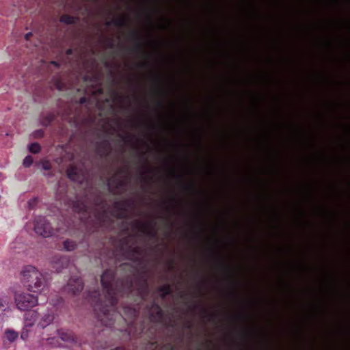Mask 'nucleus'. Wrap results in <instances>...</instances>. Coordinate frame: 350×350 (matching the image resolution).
<instances>
[{
    "mask_svg": "<svg viewBox=\"0 0 350 350\" xmlns=\"http://www.w3.org/2000/svg\"><path fill=\"white\" fill-rule=\"evenodd\" d=\"M79 20V17L70 16L68 14H63L59 18V21L66 25H74Z\"/></svg>",
    "mask_w": 350,
    "mask_h": 350,
    "instance_id": "nucleus-20",
    "label": "nucleus"
},
{
    "mask_svg": "<svg viewBox=\"0 0 350 350\" xmlns=\"http://www.w3.org/2000/svg\"><path fill=\"white\" fill-rule=\"evenodd\" d=\"M155 225L156 223L153 220L148 223L136 220L133 223V228L150 239H156L157 237V232L155 230Z\"/></svg>",
    "mask_w": 350,
    "mask_h": 350,
    "instance_id": "nucleus-7",
    "label": "nucleus"
},
{
    "mask_svg": "<svg viewBox=\"0 0 350 350\" xmlns=\"http://www.w3.org/2000/svg\"><path fill=\"white\" fill-rule=\"evenodd\" d=\"M157 105H158L159 107L163 108V103L161 100H159L157 102Z\"/></svg>",
    "mask_w": 350,
    "mask_h": 350,
    "instance_id": "nucleus-44",
    "label": "nucleus"
},
{
    "mask_svg": "<svg viewBox=\"0 0 350 350\" xmlns=\"http://www.w3.org/2000/svg\"><path fill=\"white\" fill-rule=\"evenodd\" d=\"M64 299L60 296L56 295L50 300V304L55 307L60 306L63 304Z\"/></svg>",
    "mask_w": 350,
    "mask_h": 350,
    "instance_id": "nucleus-27",
    "label": "nucleus"
},
{
    "mask_svg": "<svg viewBox=\"0 0 350 350\" xmlns=\"http://www.w3.org/2000/svg\"><path fill=\"white\" fill-rule=\"evenodd\" d=\"M54 320V316L52 312H48L44 314L38 323V326L42 329L45 328L50 325Z\"/></svg>",
    "mask_w": 350,
    "mask_h": 350,
    "instance_id": "nucleus-16",
    "label": "nucleus"
},
{
    "mask_svg": "<svg viewBox=\"0 0 350 350\" xmlns=\"http://www.w3.org/2000/svg\"><path fill=\"white\" fill-rule=\"evenodd\" d=\"M55 118L56 116L54 113H50L42 118L41 121L42 124L45 126H47L55 120Z\"/></svg>",
    "mask_w": 350,
    "mask_h": 350,
    "instance_id": "nucleus-24",
    "label": "nucleus"
},
{
    "mask_svg": "<svg viewBox=\"0 0 350 350\" xmlns=\"http://www.w3.org/2000/svg\"><path fill=\"white\" fill-rule=\"evenodd\" d=\"M57 334L62 341L72 344L77 343V339L72 332L68 331L57 330Z\"/></svg>",
    "mask_w": 350,
    "mask_h": 350,
    "instance_id": "nucleus-15",
    "label": "nucleus"
},
{
    "mask_svg": "<svg viewBox=\"0 0 350 350\" xmlns=\"http://www.w3.org/2000/svg\"><path fill=\"white\" fill-rule=\"evenodd\" d=\"M55 338H49V340H51V341L55 340Z\"/></svg>",
    "mask_w": 350,
    "mask_h": 350,
    "instance_id": "nucleus-56",
    "label": "nucleus"
},
{
    "mask_svg": "<svg viewBox=\"0 0 350 350\" xmlns=\"http://www.w3.org/2000/svg\"><path fill=\"white\" fill-rule=\"evenodd\" d=\"M197 350H202V348L200 347H198Z\"/></svg>",
    "mask_w": 350,
    "mask_h": 350,
    "instance_id": "nucleus-58",
    "label": "nucleus"
},
{
    "mask_svg": "<svg viewBox=\"0 0 350 350\" xmlns=\"http://www.w3.org/2000/svg\"><path fill=\"white\" fill-rule=\"evenodd\" d=\"M118 172L119 174H126V171L124 169H120Z\"/></svg>",
    "mask_w": 350,
    "mask_h": 350,
    "instance_id": "nucleus-46",
    "label": "nucleus"
},
{
    "mask_svg": "<svg viewBox=\"0 0 350 350\" xmlns=\"http://www.w3.org/2000/svg\"><path fill=\"white\" fill-rule=\"evenodd\" d=\"M198 306V305H193L191 307V310H195Z\"/></svg>",
    "mask_w": 350,
    "mask_h": 350,
    "instance_id": "nucleus-49",
    "label": "nucleus"
},
{
    "mask_svg": "<svg viewBox=\"0 0 350 350\" xmlns=\"http://www.w3.org/2000/svg\"><path fill=\"white\" fill-rule=\"evenodd\" d=\"M88 100H89L88 98H87L86 96H83V97L80 98L79 103L81 105H83V104L88 103Z\"/></svg>",
    "mask_w": 350,
    "mask_h": 350,
    "instance_id": "nucleus-37",
    "label": "nucleus"
},
{
    "mask_svg": "<svg viewBox=\"0 0 350 350\" xmlns=\"http://www.w3.org/2000/svg\"><path fill=\"white\" fill-rule=\"evenodd\" d=\"M32 163H33V158L29 155L27 156L24 159L23 162V164L24 167H30Z\"/></svg>",
    "mask_w": 350,
    "mask_h": 350,
    "instance_id": "nucleus-32",
    "label": "nucleus"
},
{
    "mask_svg": "<svg viewBox=\"0 0 350 350\" xmlns=\"http://www.w3.org/2000/svg\"><path fill=\"white\" fill-rule=\"evenodd\" d=\"M141 177L142 178V179H143L144 181H147V178H146V177L144 175V174H141Z\"/></svg>",
    "mask_w": 350,
    "mask_h": 350,
    "instance_id": "nucleus-50",
    "label": "nucleus"
},
{
    "mask_svg": "<svg viewBox=\"0 0 350 350\" xmlns=\"http://www.w3.org/2000/svg\"><path fill=\"white\" fill-rule=\"evenodd\" d=\"M151 347L154 350L159 347V350H174V346L171 343L164 344L160 347L157 341H150Z\"/></svg>",
    "mask_w": 350,
    "mask_h": 350,
    "instance_id": "nucleus-22",
    "label": "nucleus"
},
{
    "mask_svg": "<svg viewBox=\"0 0 350 350\" xmlns=\"http://www.w3.org/2000/svg\"><path fill=\"white\" fill-rule=\"evenodd\" d=\"M42 168L44 170H51V164L49 161H45L44 162H43L42 163Z\"/></svg>",
    "mask_w": 350,
    "mask_h": 350,
    "instance_id": "nucleus-36",
    "label": "nucleus"
},
{
    "mask_svg": "<svg viewBox=\"0 0 350 350\" xmlns=\"http://www.w3.org/2000/svg\"><path fill=\"white\" fill-rule=\"evenodd\" d=\"M114 96H115V98L116 99H120V98H122V97L118 94V92H114Z\"/></svg>",
    "mask_w": 350,
    "mask_h": 350,
    "instance_id": "nucleus-45",
    "label": "nucleus"
},
{
    "mask_svg": "<svg viewBox=\"0 0 350 350\" xmlns=\"http://www.w3.org/2000/svg\"><path fill=\"white\" fill-rule=\"evenodd\" d=\"M185 189L188 192H191V193H196L197 192L196 185L193 181L191 182L189 184L185 185Z\"/></svg>",
    "mask_w": 350,
    "mask_h": 350,
    "instance_id": "nucleus-31",
    "label": "nucleus"
},
{
    "mask_svg": "<svg viewBox=\"0 0 350 350\" xmlns=\"http://www.w3.org/2000/svg\"><path fill=\"white\" fill-rule=\"evenodd\" d=\"M93 204L96 207L100 208V210L96 215V217L100 224L105 226L107 224H111L112 219L108 214L106 201L100 195H97L94 200Z\"/></svg>",
    "mask_w": 350,
    "mask_h": 350,
    "instance_id": "nucleus-4",
    "label": "nucleus"
},
{
    "mask_svg": "<svg viewBox=\"0 0 350 350\" xmlns=\"http://www.w3.org/2000/svg\"><path fill=\"white\" fill-rule=\"evenodd\" d=\"M38 317V312L36 310H29L24 315V323L26 326H33Z\"/></svg>",
    "mask_w": 350,
    "mask_h": 350,
    "instance_id": "nucleus-14",
    "label": "nucleus"
},
{
    "mask_svg": "<svg viewBox=\"0 0 350 350\" xmlns=\"http://www.w3.org/2000/svg\"><path fill=\"white\" fill-rule=\"evenodd\" d=\"M51 64H53V65H55V66L58 67L59 66V64L55 61H53L51 62Z\"/></svg>",
    "mask_w": 350,
    "mask_h": 350,
    "instance_id": "nucleus-51",
    "label": "nucleus"
},
{
    "mask_svg": "<svg viewBox=\"0 0 350 350\" xmlns=\"http://www.w3.org/2000/svg\"><path fill=\"white\" fill-rule=\"evenodd\" d=\"M130 38L132 40H135V46L131 49V51L135 53H143V44L142 42L139 32L136 31H132L130 33Z\"/></svg>",
    "mask_w": 350,
    "mask_h": 350,
    "instance_id": "nucleus-13",
    "label": "nucleus"
},
{
    "mask_svg": "<svg viewBox=\"0 0 350 350\" xmlns=\"http://www.w3.org/2000/svg\"><path fill=\"white\" fill-rule=\"evenodd\" d=\"M172 173L173 174V175L175 176V178L179 180H183V176L181 175H179V174H176L174 172V170H172Z\"/></svg>",
    "mask_w": 350,
    "mask_h": 350,
    "instance_id": "nucleus-39",
    "label": "nucleus"
},
{
    "mask_svg": "<svg viewBox=\"0 0 350 350\" xmlns=\"http://www.w3.org/2000/svg\"><path fill=\"white\" fill-rule=\"evenodd\" d=\"M83 288V282L81 278H70L68 282L66 290L76 295L80 293Z\"/></svg>",
    "mask_w": 350,
    "mask_h": 350,
    "instance_id": "nucleus-11",
    "label": "nucleus"
},
{
    "mask_svg": "<svg viewBox=\"0 0 350 350\" xmlns=\"http://www.w3.org/2000/svg\"><path fill=\"white\" fill-rule=\"evenodd\" d=\"M114 43L112 40H109L107 43V46L110 49H113L114 48Z\"/></svg>",
    "mask_w": 350,
    "mask_h": 350,
    "instance_id": "nucleus-41",
    "label": "nucleus"
},
{
    "mask_svg": "<svg viewBox=\"0 0 350 350\" xmlns=\"http://www.w3.org/2000/svg\"><path fill=\"white\" fill-rule=\"evenodd\" d=\"M220 266L229 273V278L233 284H236L234 270L232 267L226 264L223 260L220 262Z\"/></svg>",
    "mask_w": 350,
    "mask_h": 350,
    "instance_id": "nucleus-19",
    "label": "nucleus"
},
{
    "mask_svg": "<svg viewBox=\"0 0 350 350\" xmlns=\"http://www.w3.org/2000/svg\"><path fill=\"white\" fill-rule=\"evenodd\" d=\"M185 327L187 329H191L192 327H193V325L192 323L190 322V321H187L185 324Z\"/></svg>",
    "mask_w": 350,
    "mask_h": 350,
    "instance_id": "nucleus-40",
    "label": "nucleus"
},
{
    "mask_svg": "<svg viewBox=\"0 0 350 350\" xmlns=\"http://www.w3.org/2000/svg\"><path fill=\"white\" fill-rule=\"evenodd\" d=\"M107 27L114 25L118 27H124L129 26L128 19L124 17L119 18H113L111 21H108L105 23Z\"/></svg>",
    "mask_w": 350,
    "mask_h": 350,
    "instance_id": "nucleus-17",
    "label": "nucleus"
},
{
    "mask_svg": "<svg viewBox=\"0 0 350 350\" xmlns=\"http://www.w3.org/2000/svg\"><path fill=\"white\" fill-rule=\"evenodd\" d=\"M72 53H73V51H72V49H67V51H66V54H67L68 55H71L72 54Z\"/></svg>",
    "mask_w": 350,
    "mask_h": 350,
    "instance_id": "nucleus-43",
    "label": "nucleus"
},
{
    "mask_svg": "<svg viewBox=\"0 0 350 350\" xmlns=\"http://www.w3.org/2000/svg\"><path fill=\"white\" fill-rule=\"evenodd\" d=\"M112 151L111 143L105 139L96 143V152L101 159H107Z\"/></svg>",
    "mask_w": 350,
    "mask_h": 350,
    "instance_id": "nucleus-8",
    "label": "nucleus"
},
{
    "mask_svg": "<svg viewBox=\"0 0 350 350\" xmlns=\"http://www.w3.org/2000/svg\"><path fill=\"white\" fill-rule=\"evenodd\" d=\"M33 326H26V324L24 323V326H23V328L22 329V332L21 333V338L23 339V340H26L28 336H29V332L31 331V328Z\"/></svg>",
    "mask_w": 350,
    "mask_h": 350,
    "instance_id": "nucleus-29",
    "label": "nucleus"
},
{
    "mask_svg": "<svg viewBox=\"0 0 350 350\" xmlns=\"http://www.w3.org/2000/svg\"><path fill=\"white\" fill-rule=\"evenodd\" d=\"M9 304V299L7 296H0V312H4Z\"/></svg>",
    "mask_w": 350,
    "mask_h": 350,
    "instance_id": "nucleus-26",
    "label": "nucleus"
},
{
    "mask_svg": "<svg viewBox=\"0 0 350 350\" xmlns=\"http://www.w3.org/2000/svg\"><path fill=\"white\" fill-rule=\"evenodd\" d=\"M63 246L65 250L71 252L77 248V243L71 239H66L64 241Z\"/></svg>",
    "mask_w": 350,
    "mask_h": 350,
    "instance_id": "nucleus-23",
    "label": "nucleus"
},
{
    "mask_svg": "<svg viewBox=\"0 0 350 350\" xmlns=\"http://www.w3.org/2000/svg\"><path fill=\"white\" fill-rule=\"evenodd\" d=\"M239 317H240L241 319H247V317H246L245 315H243V314L240 315V316H239Z\"/></svg>",
    "mask_w": 350,
    "mask_h": 350,
    "instance_id": "nucleus-52",
    "label": "nucleus"
},
{
    "mask_svg": "<svg viewBox=\"0 0 350 350\" xmlns=\"http://www.w3.org/2000/svg\"><path fill=\"white\" fill-rule=\"evenodd\" d=\"M88 208V205L83 202L77 201L74 204V210L79 213H86Z\"/></svg>",
    "mask_w": 350,
    "mask_h": 350,
    "instance_id": "nucleus-21",
    "label": "nucleus"
},
{
    "mask_svg": "<svg viewBox=\"0 0 350 350\" xmlns=\"http://www.w3.org/2000/svg\"><path fill=\"white\" fill-rule=\"evenodd\" d=\"M56 86L58 90H63L64 84L61 81H57L56 82Z\"/></svg>",
    "mask_w": 350,
    "mask_h": 350,
    "instance_id": "nucleus-38",
    "label": "nucleus"
},
{
    "mask_svg": "<svg viewBox=\"0 0 350 350\" xmlns=\"http://www.w3.org/2000/svg\"><path fill=\"white\" fill-rule=\"evenodd\" d=\"M5 334V338L11 342H14L18 337V332H15L13 329L6 330Z\"/></svg>",
    "mask_w": 350,
    "mask_h": 350,
    "instance_id": "nucleus-25",
    "label": "nucleus"
},
{
    "mask_svg": "<svg viewBox=\"0 0 350 350\" xmlns=\"http://www.w3.org/2000/svg\"><path fill=\"white\" fill-rule=\"evenodd\" d=\"M133 201L126 199L121 201H116L113 203L114 211L111 215L117 219H126L128 217V208L133 205Z\"/></svg>",
    "mask_w": 350,
    "mask_h": 350,
    "instance_id": "nucleus-6",
    "label": "nucleus"
},
{
    "mask_svg": "<svg viewBox=\"0 0 350 350\" xmlns=\"http://www.w3.org/2000/svg\"><path fill=\"white\" fill-rule=\"evenodd\" d=\"M40 150H41L40 145L37 142L31 143L29 146V150L31 153L37 154L40 151Z\"/></svg>",
    "mask_w": 350,
    "mask_h": 350,
    "instance_id": "nucleus-30",
    "label": "nucleus"
},
{
    "mask_svg": "<svg viewBox=\"0 0 350 350\" xmlns=\"http://www.w3.org/2000/svg\"><path fill=\"white\" fill-rule=\"evenodd\" d=\"M120 137L125 142H130L134 138H135V135H120Z\"/></svg>",
    "mask_w": 350,
    "mask_h": 350,
    "instance_id": "nucleus-33",
    "label": "nucleus"
},
{
    "mask_svg": "<svg viewBox=\"0 0 350 350\" xmlns=\"http://www.w3.org/2000/svg\"><path fill=\"white\" fill-rule=\"evenodd\" d=\"M97 80V77L96 76H89V75H85L84 77V81H96Z\"/></svg>",
    "mask_w": 350,
    "mask_h": 350,
    "instance_id": "nucleus-35",
    "label": "nucleus"
},
{
    "mask_svg": "<svg viewBox=\"0 0 350 350\" xmlns=\"http://www.w3.org/2000/svg\"><path fill=\"white\" fill-rule=\"evenodd\" d=\"M35 232L44 237H49L54 235L55 230L44 217L39 216L34 221Z\"/></svg>",
    "mask_w": 350,
    "mask_h": 350,
    "instance_id": "nucleus-5",
    "label": "nucleus"
},
{
    "mask_svg": "<svg viewBox=\"0 0 350 350\" xmlns=\"http://www.w3.org/2000/svg\"><path fill=\"white\" fill-rule=\"evenodd\" d=\"M14 300L17 308L23 311L31 309L38 303L37 296L27 293H16Z\"/></svg>",
    "mask_w": 350,
    "mask_h": 350,
    "instance_id": "nucleus-3",
    "label": "nucleus"
},
{
    "mask_svg": "<svg viewBox=\"0 0 350 350\" xmlns=\"http://www.w3.org/2000/svg\"><path fill=\"white\" fill-rule=\"evenodd\" d=\"M36 133H38V135H39L40 136H42L43 135V131H41V130H38L36 131Z\"/></svg>",
    "mask_w": 350,
    "mask_h": 350,
    "instance_id": "nucleus-48",
    "label": "nucleus"
},
{
    "mask_svg": "<svg viewBox=\"0 0 350 350\" xmlns=\"http://www.w3.org/2000/svg\"><path fill=\"white\" fill-rule=\"evenodd\" d=\"M155 79H156V81H157V83L160 82V79L158 77H156Z\"/></svg>",
    "mask_w": 350,
    "mask_h": 350,
    "instance_id": "nucleus-55",
    "label": "nucleus"
},
{
    "mask_svg": "<svg viewBox=\"0 0 350 350\" xmlns=\"http://www.w3.org/2000/svg\"><path fill=\"white\" fill-rule=\"evenodd\" d=\"M201 312L203 317L206 318L208 321H215V317L213 314L208 312L206 309L202 307H201Z\"/></svg>",
    "mask_w": 350,
    "mask_h": 350,
    "instance_id": "nucleus-28",
    "label": "nucleus"
},
{
    "mask_svg": "<svg viewBox=\"0 0 350 350\" xmlns=\"http://www.w3.org/2000/svg\"><path fill=\"white\" fill-rule=\"evenodd\" d=\"M157 291L161 293V297L162 299H164L167 295H170L172 294V286L169 284H165L163 286H159L157 288Z\"/></svg>",
    "mask_w": 350,
    "mask_h": 350,
    "instance_id": "nucleus-18",
    "label": "nucleus"
},
{
    "mask_svg": "<svg viewBox=\"0 0 350 350\" xmlns=\"http://www.w3.org/2000/svg\"><path fill=\"white\" fill-rule=\"evenodd\" d=\"M141 67H147L148 66V63H142L139 64Z\"/></svg>",
    "mask_w": 350,
    "mask_h": 350,
    "instance_id": "nucleus-47",
    "label": "nucleus"
},
{
    "mask_svg": "<svg viewBox=\"0 0 350 350\" xmlns=\"http://www.w3.org/2000/svg\"><path fill=\"white\" fill-rule=\"evenodd\" d=\"M21 281L29 291L41 293L46 285L43 274L32 265L25 266L21 271Z\"/></svg>",
    "mask_w": 350,
    "mask_h": 350,
    "instance_id": "nucleus-2",
    "label": "nucleus"
},
{
    "mask_svg": "<svg viewBox=\"0 0 350 350\" xmlns=\"http://www.w3.org/2000/svg\"><path fill=\"white\" fill-rule=\"evenodd\" d=\"M170 201L172 202V203H175L176 202V199L174 198H172L170 199Z\"/></svg>",
    "mask_w": 350,
    "mask_h": 350,
    "instance_id": "nucleus-53",
    "label": "nucleus"
},
{
    "mask_svg": "<svg viewBox=\"0 0 350 350\" xmlns=\"http://www.w3.org/2000/svg\"><path fill=\"white\" fill-rule=\"evenodd\" d=\"M144 250L142 247L135 245L133 235L129 234L118 241L117 247L111 252V260L115 261L120 256L123 259H129L142 267V273L136 275L137 269L131 263H122L119 269L126 272L125 275L118 280L115 279V271L107 269L101 275V285L105 295L104 300L101 298L99 291L89 293V299L93 304L94 311L98 321L106 326L113 327L117 319H123L128 324L126 331L131 337H143L146 336L150 340H154L157 336V323H162L165 321V312L155 301H152L146 306L149 313L150 322L148 327L141 323L137 327L135 322L139 315V307L125 306L122 308V313L118 312L116 304L119 297L129 298L136 294L135 302L145 301L149 295V286L146 275V268L142 257Z\"/></svg>",
    "mask_w": 350,
    "mask_h": 350,
    "instance_id": "nucleus-1",
    "label": "nucleus"
},
{
    "mask_svg": "<svg viewBox=\"0 0 350 350\" xmlns=\"http://www.w3.org/2000/svg\"><path fill=\"white\" fill-rule=\"evenodd\" d=\"M31 36H32V33L31 32H29V33H26L25 36V40H29V38L31 37Z\"/></svg>",
    "mask_w": 350,
    "mask_h": 350,
    "instance_id": "nucleus-42",
    "label": "nucleus"
},
{
    "mask_svg": "<svg viewBox=\"0 0 350 350\" xmlns=\"http://www.w3.org/2000/svg\"><path fill=\"white\" fill-rule=\"evenodd\" d=\"M38 203V198H33L28 201V206L30 209L34 208L35 206Z\"/></svg>",
    "mask_w": 350,
    "mask_h": 350,
    "instance_id": "nucleus-34",
    "label": "nucleus"
},
{
    "mask_svg": "<svg viewBox=\"0 0 350 350\" xmlns=\"http://www.w3.org/2000/svg\"><path fill=\"white\" fill-rule=\"evenodd\" d=\"M69 263V258L61 255L54 256L51 261L52 267L56 272H60L63 269L67 267Z\"/></svg>",
    "mask_w": 350,
    "mask_h": 350,
    "instance_id": "nucleus-10",
    "label": "nucleus"
},
{
    "mask_svg": "<svg viewBox=\"0 0 350 350\" xmlns=\"http://www.w3.org/2000/svg\"><path fill=\"white\" fill-rule=\"evenodd\" d=\"M174 269V262L172 261L170 265V269Z\"/></svg>",
    "mask_w": 350,
    "mask_h": 350,
    "instance_id": "nucleus-54",
    "label": "nucleus"
},
{
    "mask_svg": "<svg viewBox=\"0 0 350 350\" xmlns=\"http://www.w3.org/2000/svg\"><path fill=\"white\" fill-rule=\"evenodd\" d=\"M126 185V180H118L116 176L108 180L107 183L109 192L113 195L118 194L119 191L124 189Z\"/></svg>",
    "mask_w": 350,
    "mask_h": 350,
    "instance_id": "nucleus-9",
    "label": "nucleus"
},
{
    "mask_svg": "<svg viewBox=\"0 0 350 350\" xmlns=\"http://www.w3.org/2000/svg\"><path fill=\"white\" fill-rule=\"evenodd\" d=\"M66 173L68 177L73 181L81 182L84 178L81 170L75 165L69 166Z\"/></svg>",
    "mask_w": 350,
    "mask_h": 350,
    "instance_id": "nucleus-12",
    "label": "nucleus"
},
{
    "mask_svg": "<svg viewBox=\"0 0 350 350\" xmlns=\"http://www.w3.org/2000/svg\"><path fill=\"white\" fill-rule=\"evenodd\" d=\"M144 155H145V153H144V152H142V153H141V156H142V157H144Z\"/></svg>",
    "mask_w": 350,
    "mask_h": 350,
    "instance_id": "nucleus-57",
    "label": "nucleus"
}]
</instances>
